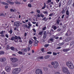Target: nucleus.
Returning <instances> with one entry per match:
<instances>
[{
	"mask_svg": "<svg viewBox=\"0 0 74 74\" xmlns=\"http://www.w3.org/2000/svg\"><path fill=\"white\" fill-rule=\"evenodd\" d=\"M66 65L69 69H73L74 68V66L72 63L70 61L66 62Z\"/></svg>",
	"mask_w": 74,
	"mask_h": 74,
	"instance_id": "1",
	"label": "nucleus"
},
{
	"mask_svg": "<svg viewBox=\"0 0 74 74\" xmlns=\"http://www.w3.org/2000/svg\"><path fill=\"white\" fill-rule=\"evenodd\" d=\"M51 64L52 66H53L54 68L55 69L57 68L58 66V62L56 61L51 62Z\"/></svg>",
	"mask_w": 74,
	"mask_h": 74,
	"instance_id": "2",
	"label": "nucleus"
},
{
	"mask_svg": "<svg viewBox=\"0 0 74 74\" xmlns=\"http://www.w3.org/2000/svg\"><path fill=\"white\" fill-rule=\"evenodd\" d=\"M62 71L64 73H67L69 72L68 68L64 67H62Z\"/></svg>",
	"mask_w": 74,
	"mask_h": 74,
	"instance_id": "3",
	"label": "nucleus"
},
{
	"mask_svg": "<svg viewBox=\"0 0 74 74\" xmlns=\"http://www.w3.org/2000/svg\"><path fill=\"white\" fill-rule=\"evenodd\" d=\"M36 74H42V70L38 69L36 70Z\"/></svg>",
	"mask_w": 74,
	"mask_h": 74,
	"instance_id": "4",
	"label": "nucleus"
},
{
	"mask_svg": "<svg viewBox=\"0 0 74 74\" xmlns=\"http://www.w3.org/2000/svg\"><path fill=\"white\" fill-rule=\"evenodd\" d=\"M5 71L8 72H10L11 70V68L9 66H6L5 68Z\"/></svg>",
	"mask_w": 74,
	"mask_h": 74,
	"instance_id": "5",
	"label": "nucleus"
},
{
	"mask_svg": "<svg viewBox=\"0 0 74 74\" xmlns=\"http://www.w3.org/2000/svg\"><path fill=\"white\" fill-rule=\"evenodd\" d=\"M10 60L12 62H16V61L18 60V59L14 58H10Z\"/></svg>",
	"mask_w": 74,
	"mask_h": 74,
	"instance_id": "6",
	"label": "nucleus"
},
{
	"mask_svg": "<svg viewBox=\"0 0 74 74\" xmlns=\"http://www.w3.org/2000/svg\"><path fill=\"white\" fill-rule=\"evenodd\" d=\"M20 21H17L15 22L14 23V26H16V27H19L20 26Z\"/></svg>",
	"mask_w": 74,
	"mask_h": 74,
	"instance_id": "7",
	"label": "nucleus"
},
{
	"mask_svg": "<svg viewBox=\"0 0 74 74\" xmlns=\"http://www.w3.org/2000/svg\"><path fill=\"white\" fill-rule=\"evenodd\" d=\"M5 60L6 59L5 58H2L0 59V61H1V62H5Z\"/></svg>",
	"mask_w": 74,
	"mask_h": 74,
	"instance_id": "8",
	"label": "nucleus"
},
{
	"mask_svg": "<svg viewBox=\"0 0 74 74\" xmlns=\"http://www.w3.org/2000/svg\"><path fill=\"white\" fill-rule=\"evenodd\" d=\"M18 37H17L16 36H15L14 38V40L15 42H17L18 41Z\"/></svg>",
	"mask_w": 74,
	"mask_h": 74,
	"instance_id": "9",
	"label": "nucleus"
},
{
	"mask_svg": "<svg viewBox=\"0 0 74 74\" xmlns=\"http://www.w3.org/2000/svg\"><path fill=\"white\" fill-rule=\"evenodd\" d=\"M17 73H18L20 72L21 71V69L20 68H16L15 69Z\"/></svg>",
	"mask_w": 74,
	"mask_h": 74,
	"instance_id": "10",
	"label": "nucleus"
},
{
	"mask_svg": "<svg viewBox=\"0 0 74 74\" xmlns=\"http://www.w3.org/2000/svg\"><path fill=\"white\" fill-rule=\"evenodd\" d=\"M69 15V12L68 10H67L66 11V16L67 18H68Z\"/></svg>",
	"mask_w": 74,
	"mask_h": 74,
	"instance_id": "11",
	"label": "nucleus"
},
{
	"mask_svg": "<svg viewBox=\"0 0 74 74\" xmlns=\"http://www.w3.org/2000/svg\"><path fill=\"white\" fill-rule=\"evenodd\" d=\"M12 73L13 74H17L18 73H17V72L16 71V69H14L12 71Z\"/></svg>",
	"mask_w": 74,
	"mask_h": 74,
	"instance_id": "12",
	"label": "nucleus"
},
{
	"mask_svg": "<svg viewBox=\"0 0 74 74\" xmlns=\"http://www.w3.org/2000/svg\"><path fill=\"white\" fill-rule=\"evenodd\" d=\"M11 49L12 50H13V51H14V50H15V51H18V50L16 49V48H15L14 47H11Z\"/></svg>",
	"mask_w": 74,
	"mask_h": 74,
	"instance_id": "13",
	"label": "nucleus"
},
{
	"mask_svg": "<svg viewBox=\"0 0 74 74\" xmlns=\"http://www.w3.org/2000/svg\"><path fill=\"white\" fill-rule=\"evenodd\" d=\"M70 49H69L67 48V49H64L63 50V51L64 52H67V51H69Z\"/></svg>",
	"mask_w": 74,
	"mask_h": 74,
	"instance_id": "14",
	"label": "nucleus"
},
{
	"mask_svg": "<svg viewBox=\"0 0 74 74\" xmlns=\"http://www.w3.org/2000/svg\"><path fill=\"white\" fill-rule=\"evenodd\" d=\"M50 34L51 35H52L54 33H53V29H51L50 32Z\"/></svg>",
	"mask_w": 74,
	"mask_h": 74,
	"instance_id": "15",
	"label": "nucleus"
},
{
	"mask_svg": "<svg viewBox=\"0 0 74 74\" xmlns=\"http://www.w3.org/2000/svg\"><path fill=\"white\" fill-rule=\"evenodd\" d=\"M21 51L23 52H26L27 51V49H21Z\"/></svg>",
	"mask_w": 74,
	"mask_h": 74,
	"instance_id": "16",
	"label": "nucleus"
},
{
	"mask_svg": "<svg viewBox=\"0 0 74 74\" xmlns=\"http://www.w3.org/2000/svg\"><path fill=\"white\" fill-rule=\"evenodd\" d=\"M71 40V38H70V37H69V38H66L65 41L66 42H68L69 41H70Z\"/></svg>",
	"mask_w": 74,
	"mask_h": 74,
	"instance_id": "17",
	"label": "nucleus"
},
{
	"mask_svg": "<svg viewBox=\"0 0 74 74\" xmlns=\"http://www.w3.org/2000/svg\"><path fill=\"white\" fill-rule=\"evenodd\" d=\"M51 2V0H48L46 2V3L48 5H50L51 4H49V3Z\"/></svg>",
	"mask_w": 74,
	"mask_h": 74,
	"instance_id": "18",
	"label": "nucleus"
},
{
	"mask_svg": "<svg viewBox=\"0 0 74 74\" xmlns=\"http://www.w3.org/2000/svg\"><path fill=\"white\" fill-rule=\"evenodd\" d=\"M60 22V21L59 20H57V23L58 25H62V23H60V24H59V23Z\"/></svg>",
	"mask_w": 74,
	"mask_h": 74,
	"instance_id": "19",
	"label": "nucleus"
},
{
	"mask_svg": "<svg viewBox=\"0 0 74 74\" xmlns=\"http://www.w3.org/2000/svg\"><path fill=\"white\" fill-rule=\"evenodd\" d=\"M7 2L8 3H10V4L13 5L14 4V3L13 2H11L10 1H7Z\"/></svg>",
	"mask_w": 74,
	"mask_h": 74,
	"instance_id": "20",
	"label": "nucleus"
},
{
	"mask_svg": "<svg viewBox=\"0 0 74 74\" xmlns=\"http://www.w3.org/2000/svg\"><path fill=\"white\" fill-rule=\"evenodd\" d=\"M46 3H44V6L42 8V10H44V9H45V8L46 7Z\"/></svg>",
	"mask_w": 74,
	"mask_h": 74,
	"instance_id": "21",
	"label": "nucleus"
},
{
	"mask_svg": "<svg viewBox=\"0 0 74 74\" xmlns=\"http://www.w3.org/2000/svg\"><path fill=\"white\" fill-rule=\"evenodd\" d=\"M46 37H47V35L45 34V33H44V34L43 38L44 39H45L46 38Z\"/></svg>",
	"mask_w": 74,
	"mask_h": 74,
	"instance_id": "22",
	"label": "nucleus"
},
{
	"mask_svg": "<svg viewBox=\"0 0 74 74\" xmlns=\"http://www.w3.org/2000/svg\"><path fill=\"white\" fill-rule=\"evenodd\" d=\"M52 28H53V29L54 30H55L57 28L56 26L53 25L52 26Z\"/></svg>",
	"mask_w": 74,
	"mask_h": 74,
	"instance_id": "23",
	"label": "nucleus"
},
{
	"mask_svg": "<svg viewBox=\"0 0 74 74\" xmlns=\"http://www.w3.org/2000/svg\"><path fill=\"white\" fill-rule=\"evenodd\" d=\"M42 13L44 14H48V12L47 11H44Z\"/></svg>",
	"mask_w": 74,
	"mask_h": 74,
	"instance_id": "24",
	"label": "nucleus"
},
{
	"mask_svg": "<svg viewBox=\"0 0 74 74\" xmlns=\"http://www.w3.org/2000/svg\"><path fill=\"white\" fill-rule=\"evenodd\" d=\"M1 4L4 5H8V3H6L3 2H1Z\"/></svg>",
	"mask_w": 74,
	"mask_h": 74,
	"instance_id": "25",
	"label": "nucleus"
},
{
	"mask_svg": "<svg viewBox=\"0 0 74 74\" xmlns=\"http://www.w3.org/2000/svg\"><path fill=\"white\" fill-rule=\"evenodd\" d=\"M32 40H29L28 41L29 44H32L33 43Z\"/></svg>",
	"mask_w": 74,
	"mask_h": 74,
	"instance_id": "26",
	"label": "nucleus"
},
{
	"mask_svg": "<svg viewBox=\"0 0 74 74\" xmlns=\"http://www.w3.org/2000/svg\"><path fill=\"white\" fill-rule=\"evenodd\" d=\"M2 16L3 17H5V15L3 13H2L0 14V16Z\"/></svg>",
	"mask_w": 74,
	"mask_h": 74,
	"instance_id": "27",
	"label": "nucleus"
},
{
	"mask_svg": "<svg viewBox=\"0 0 74 74\" xmlns=\"http://www.w3.org/2000/svg\"><path fill=\"white\" fill-rule=\"evenodd\" d=\"M18 39L19 40V42H22V41L21 40V38L20 37H19V36L18 37Z\"/></svg>",
	"mask_w": 74,
	"mask_h": 74,
	"instance_id": "28",
	"label": "nucleus"
},
{
	"mask_svg": "<svg viewBox=\"0 0 74 74\" xmlns=\"http://www.w3.org/2000/svg\"><path fill=\"white\" fill-rule=\"evenodd\" d=\"M49 57H50V56L49 55H47L45 57V59H47L49 58Z\"/></svg>",
	"mask_w": 74,
	"mask_h": 74,
	"instance_id": "29",
	"label": "nucleus"
},
{
	"mask_svg": "<svg viewBox=\"0 0 74 74\" xmlns=\"http://www.w3.org/2000/svg\"><path fill=\"white\" fill-rule=\"evenodd\" d=\"M28 25L30 27H31L32 26V25L31 24L30 22H28Z\"/></svg>",
	"mask_w": 74,
	"mask_h": 74,
	"instance_id": "30",
	"label": "nucleus"
},
{
	"mask_svg": "<svg viewBox=\"0 0 74 74\" xmlns=\"http://www.w3.org/2000/svg\"><path fill=\"white\" fill-rule=\"evenodd\" d=\"M53 39L51 38L48 41V43H50V42H50V41H53Z\"/></svg>",
	"mask_w": 74,
	"mask_h": 74,
	"instance_id": "31",
	"label": "nucleus"
},
{
	"mask_svg": "<svg viewBox=\"0 0 74 74\" xmlns=\"http://www.w3.org/2000/svg\"><path fill=\"white\" fill-rule=\"evenodd\" d=\"M44 58L43 56H40L38 57V58L39 59H43Z\"/></svg>",
	"mask_w": 74,
	"mask_h": 74,
	"instance_id": "32",
	"label": "nucleus"
},
{
	"mask_svg": "<svg viewBox=\"0 0 74 74\" xmlns=\"http://www.w3.org/2000/svg\"><path fill=\"white\" fill-rule=\"evenodd\" d=\"M18 53L20 55H22L23 54V52L20 51H19L18 52Z\"/></svg>",
	"mask_w": 74,
	"mask_h": 74,
	"instance_id": "33",
	"label": "nucleus"
},
{
	"mask_svg": "<svg viewBox=\"0 0 74 74\" xmlns=\"http://www.w3.org/2000/svg\"><path fill=\"white\" fill-rule=\"evenodd\" d=\"M4 52H3V51H0V55H2L4 54Z\"/></svg>",
	"mask_w": 74,
	"mask_h": 74,
	"instance_id": "34",
	"label": "nucleus"
},
{
	"mask_svg": "<svg viewBox=\"0 0 74 74\" xmlns=\"http://www.w3.org/2000/svg\"><path fill=\"white\" fill-rule=\"evenodd\" d=\"M64 44V43L63 42H62V43H60L59 44H58V45L59 46L62 45H63Z\"/></svg>",
	"mask_w": 74,
	"mask_h": 74,
	"instance_id": "35",
	"label": "nucleus"
},
{
	"mask_svg": "<svg viewBox=\"0 0 74 74\" xmlns=\"http://www.w3.org/2000/svg\"><path fill=\"white\" fill-rule=\"evenodd\" d=\"M38 43H36V42H34V46H38Z\"/></svg>",
	"mask_w": 74,
	"mask_h": 74,
	"instance_id": "36",
	"label": "nucleus"
},
{
	"mask_svg": "<svg viewBox=\"0 0 74 74\" xmlns=\"http://www.w3.org/2000/svg\"><path fill=\"white\" fill-rule=\"evenodd\" d=\"M39 35L40 36H42L43 34H42V32H40L39 33Z\"/></svg>",
	"mask_w": 74,
	"mask_h": 74,
	"instance_id": "37",
	"label": "nucleus"
},
{
	"mask_svg": "<svg viewBox=\"0 0 74 74\" xmlns=\"http://www.w3.org/2000/svg\"><path fill=\"white\" fill-rule=\"evenodd\" d=\"M41 51L43 53L45 52L44 50V48H42L41 49Z\"/></svg>",
	"mask_w": 74,
	"mask_h": 74,
	"instance_id": "38",
	"label": "nucleus"
},
{
	"mask_svg": "<svg viewBox=\"0 0 74 74\" xmlns=\"http://www.w3.org/2000/svg\"><path fill=\"white\" fill-rule=\"evenodd\" d=\"M6 49L7 50L9 49H10V47H9V46L8 45H7V46L6 47Z\"/></svg>",
	"mask_w": 74,
	"mask_h": 74,
	"instance_id": "39",
	"label": "nucleus"
},
{
	"mask_svg": "<svg viewBox=\"0 0 74 74\" xmlns=\"http://www.w3.org/2000/svg\"><path fill=\"white\" fill-rule=\"evenodd\" d=\"M10 11L11 12H15V11L13 9H10Z\"/></svg>",
	"mask_w": 74,
	"mask_h": 74,
	"instance_id": "40",
	"label": "nucleus"
},
{
	"mask_svg": "<svg viewBox=\"0 0 74 74\" xmlns=\"http://www.w3.org/2000/svg\"><path fill=\"white\" fill-rule=\"evenodd\" d=\"M46 29H47V27L46 26H45V27H44L42 28V30H45Z\"/></svg>",
	"mask_w": 74,
	"mask_h": 74,
	"instance_id": "41",
	"label": "nucleus"
},
{
	"mask_svg": "<svg viewBox=\"0 0 74 74\" xmlns=\"http://www.w3.org/2000/svg\"><path fill=\"white\" fill-rule=\"evenodd\" d=\"M23 26L24 27H27V25L26 24H24L23 25Z\"/></svg>",
	"mask_w": 74,
	"mask_h": 74,
	"instance_id": "42",
	"label": "nucleus"
},
{
	"mask_svg": "<svg viewBox=\"0 0 74 74\" xmlns=\"http://www.w3.org/2000/svg\"><path fill=\"white\" fill-rule=\"evenodd\" d=\"M54 74H60L59 72H56L54 73Z\"/></svg>",
	"mask_w": 74,
	"mask_h": 74,
	"instance_id": "43",
	"label": "nucleus"
},
{
	"mask_svg": "<svg viewBox=\"0 0 74 74\" xmlns=\"http://www.w3.org/2000/svg\"><path fill=\"white\" fill-rule=\"evenodd\" d=\"M65 12V11L64 9H63L62 12V14H64Z\"/></svg>",
	"mask_w": 74,
	"mask_h": 74,
	"instance_id": "44",
	"label": "nucleus"
},
{
	"mask_svg": "<svg viewBox=\"0 0 74 74\" xmlns=\"http://www.w3.org/2000/svg\"><path fill=\"white\" fill-rule=\"evenodd\" d=\"M40 16H41V17L42 18H43L44 17V15H43V14H41L40 15Z\"/></svg>",
	"mask_w": 74,
	"mask_h": 74,
	"instance_id": "45",
	"label": "nucleus"
},
{
	"mask_svg": "<svg viewBox=\"0 0 74 74\" xmlns=\"http://www.w3.org/2000/svg\"><path fill=\"white\" fill-rule=\"evenodd\" d=\"M28 5L29 7H32V5L31 4L28 3Z\"/></svg>",
	"mask_w": 74,
	"mask_h": 74,
	"instance_id": "46",
	"label": "nucleus"
},
{
	"mask_svg": "<svg viewBox=\"0 0 74 74\" xmlns=\"http://www.w3.org/2000/svg\"><path fill=\"white\" fill-rule=\"evenodd\" d=\"M15 3L17 4H21V3L19 2L16 1L15 2Z\"/></svg>",
	"mask_w": 74,
	"mask_h": 74,
	"instance_id": "47",
	"label": "nucleus"
},
{
	"mask_svg": "<svg viewBox=\"0 0 74 74\" xmlns=\"http://www.w3.org/2000/svg\"><path fill=\"white\" fill-rule=\"evenodd\" d=\"M43 70L45 71H46L47 70V69L46 67H43Z\"/></svg>",
	"mask_w": 74,
	"mask_h": 74,
	"instance_id": "48",
	"label": "nucleus"
},
{
	"mask_svg": "<svg viewBox=\"0 0 74 74\" xmlns=\"http://www.w3.org/2000/svg\"><path fill=\"white\" fill-rule=\"evenodd\" d=\"M35 43H38V42H39V41L37 40H35V41H34V42Z\"/></svg>",
	"mask_w": 74,
	"mask_h": 74,
	"instance_id": "49",
	"label": "nucleus"
},
{
	"mask_svg": "<svg viewBox=\"0 0 74 74\" xmlns=\"http://www.w3.org/2000/svg\"><path fill=\"white\" fill-rule=\"evenodd\" d=\"M53 14V13H51V14H50L49 15V16H50V17H52V15Z\"/></svg>",
	"mask_w": 74,
	"mask_h": 74,
	"instance_id": "50",
	"label": "nucleus"
},
{
	"mask_svg": "<svg viewBox=\"0 0 74 74\" xmlns=\"http://www.w3.org/2000/svg\"><path fill=\"white\" fill-rule=\"evenodd\" d=\"M53 54L54 55L56 56V55H57V53H56L54 52H53Z\"/></svg>",
	"mask_w": 74,
	"mask_h": 74,
	"instance_id": "51",
	"label": "nucleus"
},
{
	"mask_svg": "<svg viewBox=\"0 0 74 74\" xmlns=\"http://www.w3.org/2000/svg\"><path fill=\"white\" fill-rule=\"evenodd\" d=\"M46 19V17H44L42 19V21H47V20H45Z\"/></svg>",
	"mask_w": 74,
	"mask_h": 74,
	"instance_id": "52",
	"label": "nucleus"
},
{
	"mask_svg": "<svg viewBox=\"0 0 74 74\" xmlns=\"http://www.w3.org/2000/svg\"><path fill=\"white\" fill-rule=\"evenodd\" d=\"M47 53L48 54H52V52H51V51L48 52Z\"/></svg>",
	"mask_w": 74,
	"mask_h": 74,
	"instance_id": "53",
	"label": "nucleus"
},
{
	"mask_svg": "<svg viewBox=\"0 0 74 74\" xmlns=\"http://www.w3.org/2000/svg\"><path fill=\"white\" fill-rule=\"evenodd\" d=\"M49 46V45H46L44 46L45 47L47 48Z\"/></svg>",
	"mask_w": 74,
	"mask_h": 74,
	"instance_id": "54",
	"label": "nucleus"
},
{
	"mask_svg": "<svg viewBox=\"0 0 74 74\" xmlns=\"http://www.w3.org/2000/svg\"><path fill=\"white\" fill-rule=\"evenodd\" d=\"M61 5V2H59V7H60Z\"/></svg>",
	"mask_w": 74,
	"mask_h": 74,
	"instance_id": "55",
	"label": "nucleus"
},
{
	"mask_svg": "<svg viewBox=\"0 0 74 74\" xmlns=\"http://www.w3.org/2000/svg\"><path fill=\"white\" fill-rule=\"evenodd\" d=\"M32 46L31 44H29L28 45V47H32Z\"/></svg>",
	"mask_w": 74,
	"mask_h": 74,
	"instance_id": "56",
	"label": "nucleus"
},
{
	"mask_svg": "<svg viewBox=\"0 0 74 74\" xmlns=\"http://www.w3.org/2000/svg\"><path fill=\"white\" fill-rule=\"evenodd\" d=\"M36 11L38 13L40 14V11L39 10H37Z\"/></svg>",
	"mask_w": 74,
	"mask_h": 74,
	"instance_id": "57",
	"label": "nucleus"
},
{
	"mask_svg": "<svg viewBox=\"0 0 74 74\" xmlns=\"http://www.w3.org/2000/svg\"><path fill=\"white\" fill-rule=\"evenodd\" d=\"M32 30L33 31V32H35V33H36V30L34 29H32Z\"/></svg>",
	"mask_w": 74,
	"mask_h": 74,
	"instance_id": "58",
	"label": "nucleus"
},
{
	"mask_svg": "<svg viewBox=\"0 0 74 74\" xmlns=\"http://www.w3.org/2000/svg\"><path fill=\"white\" fill-rule=\"evenodd\" d=\"M14 37H12L11 38V40H14Z\"/></svg>",
	"mask_w": 74,
	"mask_h": 74,
	"instance_id": "59",
	"label": "nucleus"
},
{
	"mask_svg": "<svg viewBox=\"0 0 74 74\" xmlns=\"http://www.w3.org/2000/svg\"><path fill=\"white\" fill-rule=\"evenodd\" d=\"M9 32L10 34H12V31L11 29H10V31Z\"/></svg>",
	"mask_w": 74,
	"mask_h": 74,
	"instance_id": "60",
	"label": "nucleus"
},
{
	"mask_svg": "<svg viewBox=\"0 0 74 74\" xmlns=\"http://www.w3.org/2000/svg\"><path fill=\"white\" fill-rule=\"evenodd\" d=\"M33 38L34 39V40H37V38L36 37H35V36H34V37H33Z\"/></svg>",
	"mask_w": 74,
	"mask_h": 74,
	"instance_id": "61",
	"label": "nucleus"
},
{
	"mask_svg": "<svg viewBox=\"0 0 74 74\" xmlns=\"http://www.w3.org/2000/svg\"><path fill=\"white\" fill-rule=\"evenodd\" d=\"M2 74H7L6 73L4 72V71H3L2 72Z\"/></svg>",
	"mask_w": 74,
	"mask_h": 74,
	"instance_id": "62",
	"label": "nucleus"
},
{
	"mask_svg": "<svg viewBox=\"0 0 74 74\" xmlns=\"http://www.w3.org/2000/svg\"><path fill=\"white\" fill-rule=\"evenodd\" d=\"M64 16V14H63L62 16V18L63 19Z\"/></svg>",
	"mask_w": 74,
	"mask_h": 74,
	"instance_id": "63",
	"label": "nucleus"
},
{
	"mask_svg": "<svg viewBox=\"0 0 74 74\" xmlns=\"http://www.w3.org/2000/svg\"><path fill=\"white\" fill-rule=\"evenodd\" d=\"M60 48H61V47H58L56 48L57 49H60Z\"/></svg>",
	"mask_w": 74,
	"mask_h": 74,
	"instance_id": "64",
	"label": "nucleus"
}]
</instances>
